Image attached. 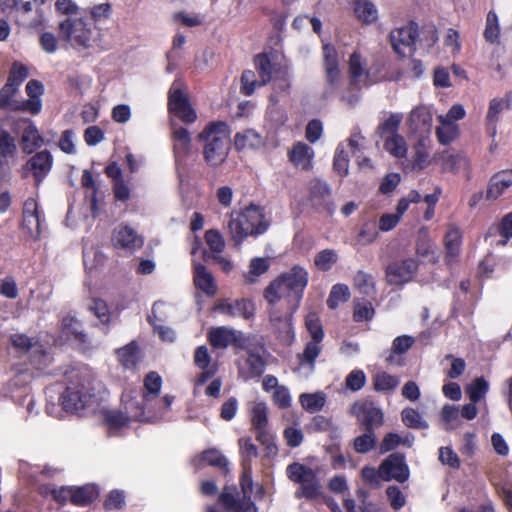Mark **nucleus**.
<instances>
[{"mask_svg":"<svg viewBox=\"0 0 512 512\" xmlns=\"http://www.w3.org/2000/svg\"><path fill=\"white\" fill-rule=\"evenodd\" d=\"M309 282V272L300 265L280 273L263 291L267 307L286 308L295 313L300 307Z\"/></svg>","mask_w":512,"mask_h":512,"instance_id":"nucleus-1","label":"nucleus"},{"mask_svg":"<svg viewBox=\"0 0 512 512\" xmlns=\"http://www.w3.org/2000/svg\"><path fill=\"white\" fill-rule=\"evenodd\" d=\"M58 34L62 42L77 51L101 47L103 41L102 30L93 26L86 16L74 20H60Z\"/></svg>","mask_w":512,"mask_h":512,"instance_id":"nucleus-2","label":"nucleus"},{"mask_svg":"<svg viewBox=\"0 0 512 512\" xmlns=\"http://www.w3.org/2000/svg\"><path fill=\"white\" fill-rule=\"evenodd\" d=\"M231 130L224 121L209 122L199 133L198 140L203 142V158L208 166L216 168L222 165L229 154Z\"/></svg>","mask_w":512,"mask_h":512,"instance_id":"nucleus-3","label":"nucleus"},{"mask_svg":"<svg viewBox=\"0 0 512 512\" xmlns=\"http://www.w3.org/2000/svg\"><path fill=\"white\" fill-rule=\"evenodd\" d=\"M91 377L88 373H75L70 377L66 390L61 395L62 406L67 412L80 413L97 403L92 392Z\"/></svg>","mask_w":512,"mask_h":512,"instance_id":"nucleus-4","label":"nucleus"},{"mask_svg":"<svg viewBox=\"0 0 512 512\" xmlns=\"http://www.w3.org/2000/svg\"><path fill=\"white\" fill-rule=\"evenodd\" d=\"M244 471L241 477V488L243 497L239 498L234 489L226 486L219 496V502L228 512H258V508L247 494L252 492L253 480L251 466H243Z\"/></svg>","mask_w":512,"mask_h":512,"instance_id":"nucleus-5","label":"nucleus"},{"mask_svg":"<svg viewBox=\"0 0 512 512\" xmlns=\"http://www.w3.org/2000/svg\"><path fill=\"white\" fill-rule=\"evenodd\" d=\"M286 475L289 480L300 486L296 492L297 498L314 499L319 496L321 485L316 472L312 468L294 462L287 466Z\"/></svg>","mask_w":512,"mask_h":512,"instance_id":"nucleus-6","label":"nucleus"},{"mask_svg":"<svg viewBox=\"0 0 512 512\" xmlns=\"http://www.w3.org/2000/svg\"><path fill=\"white\" fill-rule=\"evenodd\" d=\"M418 37V25L414 22H411L406 26L391 31L390 42L393 50L400 57H410L416 51V43Z\"/></svg>","mask_w":512,"mask_h":512,"instance_id":"nucleus-7","label":"nucleus"},{"mask_svg":"<svg viewBox=\"0 0 512 512\" xmlns=\"http://www.w3.org/2000/svg\"><path fill=\"white\" fill-rule=\"evenodd\" d=\"M269 322L281 343L291 345L295 335L292 327V318L294 313H290L286 308L267 307Z\"/></svg>","mask_w":512,"mask_h":512,"instance_id":"nucleus-8","label":"nucleus"},{"mask_svg":"<svg viewBox=\"0 0 512 512\" xmlns=\"http://www.w3.org/2000/svg\"><path fill=\"white\" fill-rule=\"evenodd\" d=\"M418 266V260L414 257L389 263L385 271L388 284L398 286L410 282L416 274Z\"/></svg>","mask_w":512,"mask_h":512,"instance_id":"nucleus-9","label":"nucleus"},{"mask_svg":"<svg viewBox=\"0 0 512 512\" xmlns=\"http://www.w3.org/2000/svg\"><path fill=\"white\" fill-rule=\"evenodd\" d=\"M208 339L210 344L218 349H225L230 345L245 349L248 343V339L241 331L225 326L210 329Z\"/></svg>","mask_w":512,"mask_h":512,"instance_id":"nucleus-10","label":"nucleus"},{"mask_svg":"<svg viewBox=\"0 0 512 512\" xmlns=\"http://www.w3.org/2000/svg\"><path fill=\"white\" fill-rule=\"evenodd\" d=\"M168 107L169 111L183 122L193 123L197 118L187 95L182 92L180 84L177 82H174L170 88Z\"/></svg>","mask_w":512,"mask_h":512,"instance_id":"nucleus-11","label":"nucleus"},{"mask_svg":"<svg viewBox=\"0 0 512 512\" xmlns=\"http://www.w3.org/2000/svg\"><path fill=\"white\" fill-rule=\"evenodd\" d=\"M381 479L384 481L395 480L404 483L408 480L410 471L405 456L401 453L390 454L380 464Z\"/></svg>","mask_w":512,"mask_h":512,"instance_id":"nucleus-12","label":"nucleus"},{"mask_svg":"<svg viewBox=\"0 0 512 512\" xmlns=\"http://www.w3.org/2000/svg\"><path fill=\"white\" fill-rule=\"evenodd\" d=\"M350 413L357 418L364 429L370 428L374 431L383 424V412L372 402H355L350 408Z\"/></svg>","mask_w":512,"mask_h":512,"instance_id":"nucleus-13","label":"nucleus"},{"mask_svg":"<svg viewBox=\"0 0 512 512\" xmlns=\"http://www.w3.org/2000/svg\"><path fill=\"white\" fill-rule=\"evenodd\" d=\"M53 166V157L48 150H42L32 156L22 167V177H27L31 172L35 182L39 185L48 175Z\"/></svg>","mask_w":512,"mask_h":512,"instance_id":"nucleus-14","label":"nucleus"},{"mask_svg":"<svg viewBox=\"0 0 512 512\" xmlns=\"http://www.w3.org/2000/svg\"><path fill=\"white\" fill-rule=\"evenodd\" d=\"M17 145L14 137L5 129L0 128V179L3 178L15 164Z\"/></svg>","mask_w":512,"mask_h":512,"instance_id":"nucleus-15","label":"nucleus"},{"mask_svg":"<svg viewBox=\"0 0 512 512\" xmlns=\"http://www.w3.org/2000/svg\"><path fill=\"white\" fill-rule=\"evenodd\" d=\"M113 245L117 248L133 251L143 245V239L140 235L130 226L119 225L113 231L112 235Z\"/></svg>","mask_w":512,"mask_h":512,"instance_id":"nucleus-16","label":"nucleus"},{"mask_svg":"<svg viewBox=\"0 0 512 512\" xmlns=\"http://www.w3.org/2000/svg\"><path fill=\"white\" fill-rule=\"evenodd\" d=\"M244 221L247 222L249 236L263 234L269 227V221L266 220L262 210L256 205H249L241 211Z\"/></svg>","mask_w":512,"mask_h":512,"instance_id":"nucleus-17","label":"nucleus"},{"mask_svg":"<svg viewBox=\"0 0 512 512\" xmlns=\"http://www.w3.org/2000/svg\"><path fill=\"white\" fill-rule=\"evenodd\" d=\"M511 108V98H494L490 101L488 112L486 115V130L488 135L494 139L497 134V123L502 111Z\"/></svg>","mask_w":512,"mask_h":512,"instance_id":"nucleus-18","label":"nucleus"},{"mask_svg":"<svg viewBox=\"0 0 512 512\" xmlns=\"http://www.w3.org/2000/svg\"><path fill=\"white\" fill-rule=\"evenodd\" d=\"M288 157L294 166L302 170H310L312 168L314 151L306 143L297 142L289 151Z\"/></svg>","mask_w":512,"mask_h":512,"instance_id":"nucleus-19","label":"nucleus"},{"mask_svg":"<svg viewBox=\"0 0 512 512\" xmlns=\"http://www.w3.org/2000/svg\"><path fill=\"white\" fill-rule=\"evenodd\" d=\"M221 312L232 317H243L250 319L254 316L255 308L252 301L247 299H237L233 302H222L218 305Z\"/></svg>","mask_w":512,"mask_h":512,"instance_id":"nucleus-20","label":"nucleus"},{"mask_svg":"<svg viewBox=\"0 0 512 512\" xmlns=\"http://www.w3.org/2000/svg\"><path fill=\"white\" fill-rule=\"evenodd\" d=\"M512 186V170H503L492 176L486 197L487 199L499 198L506 189Z\"/></svg>","mask_w":512,"mask_h":512,"instance_id":"nucleus-21","label":"nucleus"},{"mask_svg":"<svg viewBox=\"0 0 512 512\" xmlns=\"http://www.w3.org/2000/svg\"><path fill=\"white\" fill-rule=\"evenodd\" d=\"M263 137L253 129H246L238 132L234 136V145L236 150H255L263 146Z\"/></svg>","mask_w":512,"mask_h":512,"instance_id":"nucleus-22","label":"nucleus"},{"mask_svg":"<svg viewBox=\"0 0 512 512\" xmlns=\"http://www.w3.org/2000/svg\"><path fill=\"white\" fill-rule=\"evenodd\" d=\"M407 123L413 132L428 131L432 124V114L427 107L418 106L410 112Z\"/></svg>","mask_w":512,"mask_h":512,"instance_id":"nucleus-23","label":"nucleus"},{"mask_svg":"<svg viewBox=\"0 0 512 512\" xmlns=\"http://www.w3.org/2000/svg\"><path fill=\"white\" fill-rule=\"evenodd\" d=\"M194 284L208 296H213L217 292L213 275L202 264L194 265Z\"/></svg>","mask_w":512,"mask_h":512,"instance_id":"nucleus-24","label":"nucleus"},{"mask_svg":"<svg viewBox=\"0 0 512 512\" xmlns=\"http://www.w3.org/2000/svg\"><path fill=\"white\" fill-rule=\"evenodd\" d=\"M461 231L457 227H450L445 235V261L448 265L456 262L461 246Z\"/></svg>","mask_w":512,"mask_h":512,"instance_id":"nucleus-25","label":"nucleus"},{"mask_svg":"<svg viewBox=\"0 0 512 512\" xmlns=\"http://www.w3.org/2000/svg\"><path fill=\"white\" fill-rule=\"evenodd\" d=\"M355 17L362 24H372L378 19V9L370 0H353Z\"/></svg>","mask_w":512,"mask_h":512,"instance_id":"nucleus-26","label":"nucleus"},{"mask_svg":"<svg viewBox=\"0 0 512 512\" xmlns=\"http://www.w3.org/2000/svg\"><path fill=\"white\" fill-rule=\"evenodd\" d=\"M310 193L315 205L324 206L329 212L333 210L330 203L331 190L326 182L318 179L311 181Z\"/></svg>","mask_w":512,"mask_h":512,"instance_id":"nucleus-27","label":"nucleus"},{"mask_svg":"<svg viewBox=\"0 0 512 512\" xmlns=\"http://www.w3.org/2000/svg\"><path fill=\"white\" fill-rule=\"evenodd\" d=\"M174 153L177 160L185 158L191 150V136L186 128H175L172 134Z\"/></svg>","mask_w":512,"mask_h":512,"instance_id":"nucleus-28","label":"nucleus"},{"mask_svg":"<svg viewBox=\"0 0 512 512\" xmlns=\"http://www.w3.org/2000/svg\"><path fill=\"white\" fill-rule=\"evenodd\" d=\"M231 239L235 244L239 245L249 236L247 222L244 221L242 212L231 213L230 220L227 225Z\"/></svg>","mask_w":512,"mask_h":512,"instance_id":"nucleus-29","label":"nucleus"},{"mask_svg":"<svg viewBox=\"0 0 512 512\" xmlns=\"http://www.w3.org/2000/svg\"><path fill=\"white\" fill-rule=\"evenodd\" d=\"M247 370L240 368L239 374L245 379H251L261 376L265 371V361L256 353L249 352L246 359Z\"/></svg>","mask_w":512,"mask_h":512,"instance_id":"nucleus-30","label":"nucleus"},{"mask_svg":"<svg viewBox=\"0 0 512 512\" xmlns=\"http://www.w3.org/2000/svg\"><path fill=\"white\" fill-rule=\"evenodd\" d=\"M10 342L13 348H15L21 354L28 353L31 350L39 353L43 351L42 345H40L37 340L30 338L26 334H12L10 336Z\"/></svg>","mask_w":512,"mask_h":512,"instance_id":"nucleus-31","label":"nucleus"},{"mask_svg":"<svg viewBox=\"0 0 512 512\" xmlns=\"http://www.w3.org/2000/svg\"><path fill=\"white\" fill-rule=\"evenodd\" d=\"M61 325L62 332L67 338H73L82 343L87 341V335L83 330L82 324L74 316L64 317Z\"/></svg>","mask_w":512,"mask_h":512,"instance_id":"nucleus-32","label":"nucleus"},{"mask_svg":"<svg viewBox=\"0 0 512 512\" xmlns=\"http://www.w3.org/2000/svg\"><path fill=\"white\" fill-rule=\"evenodd\" d=\"M354 286L359 293L370 298L375 297L377 293L374 277L363 270L356 272L354 276Z\"/></svg>","mask_w":512,"mask_h":512,"instance_id":"nucleus-33","label":"nucleus"},{"mask_svg":"<svg viewBox=\"0 0 512 512\" xmlns=\"http://www.w3.org/2000/svg\"><path fill=\"white\" fill-rule=\"evenodd\" d=\"M349 73L352 86H359L360 84L369 85L367 81V73L362 66L361 57L357 53H353L349 59Z\"/></svg>","mask_w":512,"mask_h":512,"instance_id":"nucleus-34","label":"nucleus"},{"mask_svg":"<svg viewBox=\"0 0 512 512\" xmlns=\"http://www.w3.org/2000/svg\"><path fill=\"white\" fill-rule=\"evenodd\" d=\"M299 402L302 408L309 413H316L324 407L326 403V395L321 392L302 393L299 396Z\"/></svg>","mask_w":512,"mask_h":512,"instance_id":"nucleus-35","label":"nucleus"},{"mask_svg":"<svg viewBox=\"0 0 512 512\" xmlns=\"http://www.w3.org/2000/svg\"><path fill=\"white\" fill-rule=\"evenodd\" d=\"M144 415V410L141 406H137V411L127 416L123 412L115 411L109 412L106 415V422L111 428L119 429L128 424L130 419L141 421Z\"/></svg>","mask_w":512,"mask_h":512,"instance_id":"nucleus-36","label":"nucleus"},{"mask_svg":"<svg viewBox=\"0 0 512 512\" xmlns=\"http://www.w3.org/2000/svg\"><path fill=\"white\" fill-rule=\"evenodd\" d=\"M442 168L445 171L457 172L468 167V159L460 153L445 151L440 155Z\"/></svg>","mask_w":512,"mask_h":512,"instance_id":"nucleus-37","label":"nucleus"},{"mask_svg":"<svg viewBox=\"0 0 512 512\" xmlns=\"http://www.w3.org/2000/svg\"><path fill=\"white\" fill-rule=\"evenodd\" d=\"M98 496V491L93 485H84L81 487L72 486L71 503L78 506H85Z\"/></svg>","mask_w":512,"mask_h":512,"instance_id":"nucleus-38","label":"nucleus"},{"mask_svg":"<svg viewBox=\"0 0 512 512\" xmlns=\"http://www.w3.org/2000/svg\"><path fill=\"white\" fill-rule=\"evenodd\" d=\"M200 460L208 465L220 469L224 474L229 472L228 459L216 448H211L202 452Z\"/></svg>","mask_w":512,"mask_h":512,"instance_id":"nucleus-39","label":"nucleus"},{"mask_svg":"<svg viewBox=\"0 0 512 512\" xmlns=\"http://www.w3.org/2000/svg\"><path fill=\"white\" fill-rule=\"evenodd\" d=\"M321 350V343L309 341L305 345L304 351L297 356L300 366H308L311 371L314 370L315 361L320 355Z\"/></svg>","mask_w":512,"mask_h":512,"instance_id":"nucleus-40","label":"nucleus"},{"mask_svg":"<svg viewBox=\"0 0 512 512\" xmlns=\"http://www.w3.org/2000/svg\"><path fill=\"white\" fill-rule=\"evenodd\" d=\"M55 9L62 17L61 20H74L84 16L82 9L73 0H57Z\"/></svg>","mask_w":512,"mask_h":512,"instance_id":"nucleus-41","label":"nucleus"},{"mask_svg":"<svg viewBox=\"0 0 512 512\" xmlns=\"http://www.w3.org/2000/svg\"><path fill=\"white\" fill-rule=\"evenodd\" d=\"M400 383V379L396 375L387 372H378L373 377L374 389L378 392H390L395 390Z\"/></svg>","mask_w":512,"mask_h":512,"instance_id":"nucleus-42","label":"nucleus"},{"mask_svg":"<svg viewBox=\"0 0 512 512\" xmlns=\"http://www.w3.org/2000/svg\"><path fill=\"white\" fill-rule=\"evenodd\" d=\"M161 386V376L157 372H149L144 378L143 399L149 401L156 398L160 393Z\"/></svg>","mask_w":512,"mask_h":512,"instance_id":"nucleus-43","label":"nucleus"},{"mask_svg":"<svg viewBox=\"0 0 512 512\" xmlns=\"http://www.w3.org/2000/svg\"><path fill=\"white\" fill-rule=\"evenodd\" d=\"M339 255L334 249H324L319 251L314 257V265L318 270L326 272L338 262Z\"/></svg>","mask_w":512,"mask_h":512,"instance_id":"nucleus-44","label":"nucleus"},{"mask_svg":"<svg viewBox=\"0 0 512 512\" xmlns=\"http://www.w3.org/2000/svg\"><path fill=\"white\" fill-rule=\"evenodd\" d=\"M24 151L31 153L34 149L43 144V138L34 124H29L23 131L22 135Z\"/></svg>","mask_w":512,"mask_h":512,"instance_id":"nucleus-45","label":"nucleus"},{"mask_svg":"<svg viewBox=\"0 0 512 512\" xmlns=\"http://www.w3.org/2000/svg\"><path fill=\"white\" fill-rule=\"evenodd\" d=\"M18 92L19 88L6 82L0 89V109L15 111V107L19 102V100L15 99Z\"/></svg>","mask_w":512,"mask_h":512,"instance_id":"nucleus-46","label":"nucleus"},{"mask_svg":"<svg viewBox=\"0 0 512 512\" xmlns=\"http://www.w3.org/2000/svg\"><path fill=\"white\" fill-rule=\"evenodd\" d=\"M378 236V228L376 221L369 220L362 224L356 237V244L366 246L376 240Z\"/></svg>","mask_w":512,"mask_h":512,"instance_id":"nucleus-47","label":"nucleus"},{"mask_svg":"<svg viewBox=\"0 0 512 512\" xmlns=\"http://www.w3.org/2000/svg\"><path fill=\"white\" fill-rule=\"evenodd\" d=\"M251 423L255 430L267 428L268 407L263 401L254 403L251 410Z\"/></svg>","mask_w":512,"mask_h":512,"instance_id":"nucleus-48","label":"nucleus"},{"mask_svg":"<svg viewBox=\"0 0 512 512\" xmlns=\"http://www.w3.org/2000/svg\"><path fill=\"white\" fill-rule=\"evenodd\" d=\"M365 432L356 437L353 441V447L357 453L366 454L371 451L377 441V437L374 431L369 429H364Z\"/></svg>","mask_w":512,"mask_h":512,"instance_id":"nucleus-49","label":"nucleus"},{"mask_svg":"<svg viewBox=\"0 0 512 512\" xmlns=\"http://www.w3.org/2000/svg\"><path fill=\"white\" fill-rule=\"evenodd\" d=\"M489 390V383L483 378L474 379L466 388V393L471 402L477 403L485 397Z\"/></svg>","mask_w":512,"mask_h":512,"instance_id":"nucleus-50","label":"nucleus"},{"mask_svg":"<svg viewBox=\"0 0 512 512\" xmlns=\"http://www.w3.org/2000/svg\"><path fill=\"white\" fill-rule=\"evenodd\" d=\"M384 148L391 155L397 158H402L406 156L407 153V145L403 136L394 135L387 136L384 143Z\"/></svg>","mask_w":512,"mask_h":512,"instance_id":"nucleus-51","label":"nucleus"},{"mask_svg":"<svg viewBox=\"0 0 512 512\" xmlns=\"http://www.w3.org/2000/svg\"><path fill=\"white\" fill-rule=\"evenodd\" d=\"M239 451L243 466H250L251 461L258 457V448L250 437H243L238 440Z\"/></svg>","mask_w":512,"mask_h":512,"instance_id":"nucleus-52","label":"nucleus"},{"mask_svg":"<svg viewBox=\"0 0 512 512\" xmlns=\"http://www.w3.org/2000/svg\"><path fill=\"white\" fill-rule=\"evenodd\" d=\"M138 347L135 342H131L126 346L117 350V356L119 362L127 369L135 367L138 356H137Z\"/></svg>","mask_w":512,"mask_h":512,"instance_id":"nucleus-53","label":"nucleus"},{"mask_svg":"<svg viewBox=\"0 0 512 512\" xmlns=\"http://www.w3.org/2000/svg\"><path fill=\"white\" fill-rule=\"evenodd\" d=\"M42 223L40 214L23 216L22 229L27 237L37 239L42 231Z\"/></svg>","mask_w":512,"mask_h":512,"instance_id":"nucleus-54","label":"nucleus"},{"mask_svg":"<svg viewBox=\"0 0 512 512\" xmlns=\"http://www.w3.org/2000/svg\"><path fill=\"white\" fill-rule=\"evenodd\" d=\"M403 115L400 113H392L383 123L378 126L377 133L384 137L385 135H398L397 131L402 122Z\"/></svg>","mask_w":512,"mask_h":512,"instance_id":"nucleus-55","label":"nucleus"},{"mask_svg":"<svg viewBox=\"0 0 512 512\" xmlns=\"http://www.w3.org/2000/svg\"><path fill=\"white\" fill-rule=\"evenodd\" d=\"M28 76V68L22 63L15 61L12 63L9 70L7 83L19 88L21 84L28 78Z\"/></svg>","mask_w":512,"mask_h":512,"instance_id":"nucleus-56","label":"nucleus"},{"mask_svg":"<svg viewBox=\"0 0 512 512\" xmlns=\"http://www.w3.org/2000/svg\"><path fill=\"white\" fill-rule=\"evenodd\" d=\"M349 288L345 284H335L327 299V306L330 309H335L340 302H346L349 299Z\"/></svg>","mask_w":512,"mask_h":512,"instance_id":"nucleus-57","label":"nucleus"},{"mask_svg":"<svg viewBox=\"0 0 512 512\" xmlns=\"http://www.w3.org/2000/svg\"><path fill=\"white\" fill-rule=\"evenodd\" d=\"M269 261L266 258L258 257L250 261L249 272L245 275L248 283H254L256 277L266 273L269 269Z\"/></svg>","mask_w":512,"mask_h":512,"instance_id":"nucleus-58","label":"nucleus"},{"mask_svg":"<svg viewBox=\"0 0 512 512\" xmlns=\"http://www.w3.org/2000/svg\"><path fill=\"white\" fill-rule=\"evenodd\" d=\"M256 69L261 78V84H267L272 78V63L266 54H258L254 60Z\"/></svg>","mask_w":512,"mask_h":512,"instance_id":"nucleus-59","label":"nucleus"},{"mask_svg":"<svg viewBox=\"0 0 512 512\" xmlns=\"http://www.w3.org/2000/svg\"><path fill=\"white\" fill-rule=\"evenodd\" d=\"M333 168L341 176H346L348 174L349 156L343 143L339 144L336 149L333 159Z\"/></svg>","mask_w":512,"mask_h":512,"instance_id":"nucleus-60","label":"nucleus"},{"mask_svg":"<svg viewBox=\"0 0 512 512\" xmlns=\"http://www.w3.org/2000/svg\"><path fill=\"white\" fill-rule=\"evenodd\" d=\"M305 325L311 335V341L321 343L324 338V331L317 314L309 313L306 317Z\"/></svg>","mask_w":512,"mask_h":512,"instance_id":"nucleus-61","label":"nucleus"},{"mask_svg":"<svg viewBox=\"0 0 512 512\" xmlns=\"http://www.w3.org/2000/svg\"><path fill=\"white\" fill-rule=\"evenodd\" d=\"M402 422L409 428L414 429H425L428 424L421 415L412 408H406L401 413Z\"/></svg>","mask_w":512,"mask_h":512,"instance_id":"nucleus-62","label":"nucleus"},{"mask_svg":"<svg viewBox=\"0 0 512 512\" xmlns=\"http://www.w3.org/2000/svg\"><path fill=\"white\" fill-rule=\"evenodd\" d=\"M415 339L410 335H401L396 337L392 342V354L387 360L392 361L393 354L401 355L406 353L414 344Z\"/></svg>","mask_w":512,"mask_h":512,"instance_id":"nucleus-63","label":"nucleus"},{"mask_svg":"<svg viewBox=\"0 0 512 512\" xmlns=\"http://www.w3.org/2000/svg\"><path fill=\"white\" fill-rule=\"evenodd\" d=\"M498 17L495 12L490 11L486 18V27L484 30V37L487 41L495 43L499 37Z\"/></svg>","mask_w":512,"mask_h":512,"instance_id":"nucleus-64","label":"nucleus"}]
</instances>
